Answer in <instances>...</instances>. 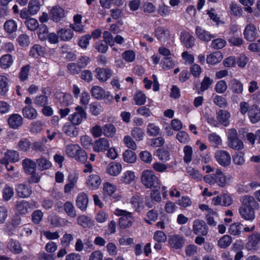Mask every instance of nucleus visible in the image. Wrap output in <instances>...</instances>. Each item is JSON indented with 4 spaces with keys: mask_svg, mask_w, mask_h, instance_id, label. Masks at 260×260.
<instances>
[{
    "mask_svg": "<svg viewBox=\"0 0 260 260\" xmlns=\"http://www.w3.org/2000/svg\"><path fill=\"white\" fill-rule=\"evenodd\" d=\"M228 146L236 150H239L243 148V143L238 138L228 142Z\"/></svg>",
    "mask_w": 260,
    "mask_h": 260,
    "instance_id": "nucleus-56",
    "label": "nucleus"
},
{
    "mask_svg": "<svg viewBox=\"0 0 260 260\" xmlns=\"http://www.w3.org/2000/svg\"><path fill=\"white\" fill-rule=\"evenodd\" d=\"M109 148V141L105 138H100L96 140L93 147V150L96 152L105 151Z\"/></svg>",
    "mask_w": 260,
    "mask_h": 260,
    "instance_id": "nucleus-14",
    "label": "nucleus"
},
{
    "mask_svg": "<svg viewBox=\"0 0 260 260\" xmlns=\"http://www.w3.org/2000/svg\"><path fill=\"white\" fill-rule=\"evenodd\" d=\"M43 217V213L40 210L34 211L31 214L32 221L35 224H39Z\"/></svg>",
    "mask_w": 260,
    "mask_h": 260,
    "instance_id": "nucleus-64",
    "label": "nucleus"
},
{
    "mask_svg": "<svg viewBox=\"0 0 260 260\" xmlns=\"http://www.w3.org/2000/svg\"><path fill=\"white\" fill-rule=\"evenodd\" d=\"M88 203V199L84 192H81L78 194L76 201V206L81 211H84L86 210Z\"/></svg>",
    "mask_w": 260,
    "mask_h": 260,
    "instance_id": "nucleus-19",
    "label": "nucleus"
},
{
    "mask_svg": "<svg viewBox=\"0 0 260 260\" xmlns=\"http://www.w3.org/2000/svg\"><path fill=\"white\" fill-rule=\"evenodd\" d=\"M17 28L18 26L16 22L12 19L7 20L4 24L5 31L9 34L16 32L17 30Z\"/></svg>",
    "mask_w": 260,
    "mask_h": 260,
    "instance_id": "nucleus-32",
    "label": "nucleus"
},
{
    "mask_svg": "<svg viewBox=\"0 0 260 260\" xmlns=\"http://www.w3.org/2000/svg\"><path fill=\"white\" fill-rule=\"evenodd\" d=\"M57 34L60 39L64 41L71 40L73 37V31L71 29L62 28Z\"/></svg>",
    "mask_w": 260,
    "mask_h": 260,
    "instance_id": "nucleus-37",
    "label": "nucleus"
},
{
    "mask_svg": "<svg viewBox=\"0 0 260 260\" xmlns=\"http://www.w3.org/2000/svg\"><path fill=\"white\" fill-rule=\"evenodd\" d=\"M108 44L104 41H99L95 44V48L100 53H105L108 49Z\"/></svg>",
    "mask_w": 260,
    "mask_h": 260,
    "instance_id": "nucleus-63",
    "label": "nucleus"
},
{
    "mask_svg": "<svg viewBox=\"0 0 260 260\" xmlns=\"http://www.w3.org/2000/svg\"><path fill=\"white\" fill-rule=\"evenodd\" d=\"M232 239L229 235H225L218 241V245L221 248H226L232 243Z\"/></svg>",
    "mask_w": 260,
    "mask_h": 260,
    "instance_id": "nucleus-47",
    "label": "nucleus"
},
{
    "mask_svg": "<svg viewBox=\"0 0 260 260\" xmlns=\"http://www.w3.org/2000/svg\"><path fill=\"white\" fill-rule=\"evenodd\" d=\"M192 230L196 235L206 236L208 232V226L204 220L196 219L193 222Z\"/></svg>",
    "mask_w": 260,
    "mask_h": 260,
    "instance_id": "nucleus-6",
    "label": "nucleus"
},
{
    "mask_svg": "<svg viewBox=\"0 0 260 260\" xmlns=\"http://www.w3.org/2000/svg\"><path fill=\"white\" fill-rule=\"evenodd\" d=\"M77 223L84 228H90L94 225V221L92 219L86 215H82L78 217L77 218Z\"/></svg>",
    "mask_w": 260,
    "mask_h": 260,
    "instance_id": "nucleus-27",
    "label": "nucleus"
},
{
    "mask_svg": "<svg viewBox=\"0 0 260 260\" xmlns=\"http://www.w3.org/2000/svg\"><path fill=\"white\" fill-rule=\"evenodd\" d=\"M230 89L236 94H240L242 93L243 90V84L236 79H232L230 82Z\"/></svg>",
    "mask_w": 260,
    "mask_h": 260,
    "instance_id": "nucleus-28",
    "label": "nucleus"
},
{
    "mask_svg": "<svg viewBox=\"0 0 260 260\" xmlns=\"http://www.w3.org/2000/svg\"><path fill=\"white\" fill-rule=\"evenodd\" d=\"M73 240L74 237L72 234L66 233L60 239V243L64 248H67Z\"/></svg>",
    "mask_w": 260,
    "mask_h": 260,
    "instance_id": "nucleus-52",
    "label": "nucleus"
},
{
    "mask_svg": "<svg viewBox=\"0 0 260 260\" xmlns=\"http://www.w3.org/2000/svg\"><path fill=\"white\" fill-rule=\"evenodd\" d=\"M141 181L147 188H156L159 184L158 177L152 170H146L143 172Z\"/></svg>",
    "mask_w": 260,
    "mask_h": 260,
    "instance_id": "nucleus-2",
    "label": "nucleus"
},
{
    "mask_svg": "<svg viewBox=\"0 0 260 260\" xmlns=\"http://www.w3.org/2000/svg\"><path fill=\"white\" fill-rule=\"evenodd\" d=\"M135 175L133 172L131 171H127L124 172L121 176V181L126 184H130L134 181Z\"/></svg>",
    "mask_w": 260,
    "mask_h": 260,
    "instance_id": "nucleus-42",
    "label": "nucleus"
},
{
    "mask_svg": "<svg viewBox=\"0 0 260 260\" xmlns=\"http://www.w3.org/2000/svg\"><path fill=\"white\" fill-rule=\"evenodd\" d=\"M226 43V42L224 40L218 38L212 41L211 47L214 49L218 50L223 48Z\"/></svg>",
    "mask_w": 260,
    "mask_h": 260,
    "instance_id": "nucleus-60",
    "label": "nucleus"
},
{
    "mask_svg": "<svg viewBox=\"0 0 260 260\" xmlns=\"http://www.w3.org/2000/svg\"><path fill=\"white\" fill-rule=\"evenodd\" d=\"M17 41L20 46L22 47L28 46L29 44V37L26 34H24L19 35L17 39Z\"/></svg>",
    "mask_w": 260,
    "mask_h": 260,
    "instance_id": "nucleus-54",
    "label": "nucleus"
},
{
    "mask_svg": "<svg viewBox=\"0 0 260 260\" xmlns=\"http://www.w3.org/2000/svg\"><path fill=\"white\" fill-rule=\"evenodd\" d=\"M29 208V203L25 201L18 202L16 205L17 211L21 214H25L27 213Z\"/></svg>",
    "mask_w": 260,
    "mask_h": 260,
    "instance_id": "nucleus-43",
    "label": "nucleus"
},
{
    "mask_svg": "<svg viewBox=\"0 0 260 260\" xmlns=\"http://www.w3.org/2000/svg\"><path fill=\"white\" fill-rule=\"evenodd\" d=\"M215 157L218 163L223 167L228 166L231 164L230 155L226 151L221 150L217 151Z\"/></svg>",
    "mask_w": 260,
    "mask_h": 260,
    "instance_id": "nucleus-8",
    "label": "nucleus"
},
{
    "mask_svg": "<svg viewBox=\"0 0 260 260\" xmlns=\"http://www.w3.org/2000/svg\"><path fill=\"white\" fill-rule=\"evenodd\" d=\"M181 42L187 48H191L194 45L195 38L188 32L183 31L180 35Z\"/></svg>",
    "mask_w": 260,
    "mask_h": 260,
    "instance_id": "nucleus-16",
    "label": "nucleus"
},
{
    "mask_svg": "<svg viewBox=\"0 0 260 260\" xmlns=\"http://www.w3.org/2000/svg\"><path fill=\"white\" fill-rule=\"evenodd\" d=\"M196 34L200 40L204 42H209L212 38L215 37L213 35L211 34L209 31L202 29V28L199 26L196 27Z\"/></svg>",
    "mask_w": 260,
    "mask_h": 260,
    "instance_id": "nucleus-15",
    "label": "nucleus"
},
{
    "mask_svg": "<svg viewBox=\"0 0 260 260\" xmlns=\"http://www.w3.org/2000/svg\"><path fill=\"white\" fill-rule=\"evenodd\" d=\"M38 28V36L41 41H45L47 40L48 33V29L46 25L44 24L39 25Z\"/></svg>",
    "mask_w": 260,
    "mask_h": 260,
    "instance_id": "nucleus-48",
    "label": "nucleus"
},
{
    "mask_svg": "<svg viewBox=\"0 0 260 260\" xmlns=\"http://www.w3.org/2000/svg\"><path fill=\"white\" fill-rule=\"evenodd\" d=\"M96 78L101 82H105L111 78L112 71L108 68H96L95 69Z\"/></svg>",
    "mask_w": 260,
    "mask_h": 260,
    "instance_id": "nucleus-7",
    "label": "nucleus"
},
{
    "mask_svg": "<svg viewBox=\"0 0 260 260\" xmlns=\"http://www.w3.org/2000/svg\"><path fill=\"white\" fill-rule=\"evenodd\" d=\"M28 11L29 14H36L40 10V3L38 0H31L28 4Z\"/></svg>",
    "mask_w": 260,
    "mask_h": 260,
    "instance_id": "nucleus-45",
    "label": "nucleus"
},
{
    "mask_svg": "<svg viewBox=\"0 0 260 260\" xmlns=\"http://www.w3.org/2000/svg\"><path fill=\"white\" fill-rule=\"evenodd\" d=\"M243 35L247 41H254L258 37V33L255 25L252 23L246 25L244 30Z\"/></svg>",
    "mask_w": 260,
    "mask_h": 260,
    "instance_id": "nucleus-5",
    "label": "nucleus"
},
{
    "mask_svg": "<svg viewBox=\"0 0 260 260\" xmlns=\"http://www.w3.org/2000/svg\"><path fill=\"white\" fill-rule=\"evenodd\" d=\"M9 89L8 78L0 75V95H5Z\"/></svg>",
    "mask_w": 260,
    "mask_h": 260,
    "instance_id": "nucleus-41",
    "label": "nucleus"
},
{
    "mask_svg": "<svg viewBox=\"0 0 260 260\" xmlns=\"http://www.w3.org/2000/svg\"><path fill=\"white\" fill-rule=\"evenodd\" d=\"M254 209L245 207H241L239 209L241 216L246 220H253L255 217Z\"/></svg>",
    "mask_w": 260,
    "mask_h": 260,
    "instance_id": "nucleus-26",
    "label": "nucleus"
},
{
    "mask_svg": "<svg viewBox=\"0 0 260 260\" xmlns=\"http://www.w3.org/2000/svg\"><path fill=\"white\" fill-rule=\"evenodd\" d=\"M13 63L12 56L10 54L3 55L0 58V66L4 69L10 68Z\"/></svg>",
    "mask_w": 260,
    "mask_h": 260,
    "instance_id": "nucleus-35",
    "label": "nucleus"
},
{
    "mask_svg": "<svg viewBox=\"0 0 260 260\" xmlns=\"http://www.w3.org/2000/svg\"><path fill=\"white\" fill-rule=\"evenodd\" d=\"M242 224L239 222H236L232 224L229 229V232L233 235H238L241 233Z\"/></svg>",
    "mask_w": 260,
    "mask_h": 260,
    "instance_id": "nucleus-59",
    "label": "nucleus"
},
{
    "mask_svg": "<svg viewBox=\"0 0 260 260\" xmlns=\"http://www.w3.org/2000/svg\"><path fill=\"white\" fill-rule=\"evenodd\" d=\"M36 165L38 169L41 171H44L49 169L52 166L51 162L44 157H41L36 160Z\"/></svg>",
    "mask_w": 260,
    "mask_h": 260,
    "instance_id": "nucleus-36",
    "label": "nucleus"
},
{
    "mask_svg": "<svg viewBox=\"0 0 260 260\" xmlns=\"http://www.w3.org/2000/svg\"><path fill=\"white\" fill-rule=\"evenodd\" d=\"M2 159H6L7 161L15 162L19 160V153L14 150H8L5 153V156Z\"/></svg>",
    "mask_w": 260,
    "mask_h": 260,
    "instance_id": "nucleus-38",
    "label": "nucleus"
},
{
    "mask_svg": "<svg viewBox=\"0 0 260 260\" xmlns=\"http://www.w3.org/2000/svg\"><path fill=\"white\" fill-rule=\"evenodd\" d=\"M222 55L220 52H214L207 56V62L211 64H216L220 62L222 59Z\"/></svg>",
    "mask_w": 260,
    "mask_h": 260,
    "instance_id": "nucleus-33",
    "label": "nucleus"
},
{
    "mask_svg": "<svg viewBox=\"0 0 260 260\" xmlns=\"http://www.w3.org/2000/svg\"><path fill=\"white\" fill-rule=\"evenodd\" d=\"M213 102L214 104L220 108H225L228 106V102L226 99L222 96L216 95L213 98Z\"/></svg>",
    "mask_w": 260,
    "mask_h": 260,
    "instance_id": "nucleus-50",
    "label": "nucleus"
},
{
    "mask_svg": "<svg viewBox=\"0 0 260 260\" xmlns=\"http://www.w3.org/2000/svg\"><path fill=\"white\" fill-rule=\"evenodd\" d=\"M49 15L51 19L56 22L60 21L65 16L63 9L59 6L52 7L50 10Z\"/></svg>",
    "mask_w": 260,
    "mask_h": 260,
    "instance_id": "nucleus-12",
    "label": "nucleus"
},
{
    "mask_svg": "<svg viewBox=\"0 0 260 260\" xmlns=\"http://www.w3.org/2000/svg\"><path fill=\"white\" fill-rule=\"evenodd\" d=\"M248 116L252 123L257 122L260 120V109L256 105H253L248 111Z\"/></svg>",
    "mask_w": 260,
    "mask_h": 260,
    "instance_id": "nucleus-23",
    "label": "nucleus"
},
{
    "mask_svg": "<svg viewBox=\"0 0 260 260\" xmlns=\"http://www.w3.org/2000/svg\"><path fill=\"white\" fill-rule=\"evenodd\" d=\"M101 179L100 177L96 174L90 175L86 182L87 186L91 189H96L99 188L101 184Z\"/></svg>",
    "mask_w": 260,
    "mask_h": 260,
    "instance_id": "nucleus-18",
    "label": "nucleus"
},
{
    "mask_svg": "<svg viewBox=\"0 0 260 260\" xmlns=\"http://www.w3.org/2000/svg\"><path fill=\"white\" fill-rule=\"evenodd\" d=\"M74 158L76 160L84 164L87 161L88 156L85 151L80 148Z\"/></svg>",
    "mask_w": 260,
    "mask_h": 260,
    "instance_id": "nucleus-61",
    "label": "nucleus"
},
{
    "mask_svg": "<svg viewBox=\"0 0 260 260\" xmlns=\"http://www.w3.org/2000/svg\"><path fill=\"white\" fill-rule=\"evenodd\" d=\"M168 242L171 247L175 249H181L185 243L184 238L179 235H171Z\"/></svg>",
    "mask_w": 260,
    "mask_h": 260,
    "instance_id": "nucleus-11",
    "label": "nucleus"
},
{
    "mask_svg": "<svg viewBox=\"0 0 260 260\" xmlns=\"http://www.w3.org/2000/svg\"><path fill=\"white\" fill-rule=\"evenodd\" d=\"M7 248L10 251L15 254H18L21 253L22 248L21 244L17 240L10 239L8 241Z\"/></svg>",
    "mask_w": 260,
    "mask_h": 260,
    "instance_id": "nucleus-17",
    "label": "nucleus"
},
{
    "mask_svg": "<svg viewBox=\"0 0 260 260\" xmlns=\"http://www.w3.org/2000/svg\"><path fill=\"white\" fill-rule=\"evenodd\" d=\"M22 114L25 118L31 120L38 116L37 110L30 106H25L22 109Z\"/></svg>",
    "mask_w": 260,
    "mask_h": 260,
    "instance_id": "nucleus-30",
    "label": "nucleus"
},
{
    "mask_svg": "<svg viewBox=\"0 0 260 260\" xmlns=\"http://www.w3.org/2000/svg\"><path fill=\"white\" fill-rule=\"evenodd\" d=\"M91 95L95 99H102L105 94V90L99 86H93L90 90Z\"/></svg>",
    "mask_w": 260,
    "mask_h": 260,
    "instance_id": "nucleus-40",
    "label": "nucleus"
},
{
    "mask_svg": "<svg viewBox=\"0 0 260 260\" xmlns=\"http://www.w3.org/2000/svg\"><path fill=\"white\" fill-rule=\"evenodd\" d=\"M123 158L125 162L132 164L136 161L137 156L134 152L127 149L123 153Z\"/></svg>",
    "mask_w": 260,
    "mask_h": 260,
    "instance_id": "nucleus-44",
    "label": "nucleus"
},
{
    "mask_svg": "<svg viewBox=\"0 0 260 260\" xmlns=\"http://www.w3.org/2000/svg\"><path fill=\"white\" fill-rule=\"evenodd\" d=\"M22 166L25 172L27 174L33 173L36 171V162L29 158L22 161Z\"/></svg>",
    "mask_w": 260,
    "mask_h": 260,
    "instance_id": "nucleus-31",
    "label": "nucleus"
},
{
    "mask_svg": "<svg viewBox=\"0 0 260 260\" xmlns=\"http://www.w3.org/2000/svg\"><path fill=\"white\" fill-rule=\"evenodd\" d=\"M24 24L27 28L30 31H35L39 27L38 21L34 18H30L26 20Z\"/></svg>",
    "mask_w": 260,
    "mask_h": 260,
    "instance_id": "nucleus-58",
    "label": "nucleus"
},
{
    "mask_svg": "<svg viewBox=\"0 0 260 260\" xmlns=\"http://www.w3.org/2000/svg\"><path fill=\"white\" fill-rule=\"evenodd\" d=\"M116 214L122 216L119 221V225L120 228L125 229L132 225L134 221L132 213L125 210H117Z\"/></svg>",
    "mask_w": 260,
    "mask_h": 260,
    "instance_id": "nucleus-3",
    "label": "nucleus"
},
{
    "mask_svg": "<svg viewBox=\"0 0 260 260\" xmlns=\"http://www.w3.org/2000/svg\"><path fill=\"white\" fill-rule=\"evenodd\" d=\"M232 176H225L219 169H217L215 173L207 175L204 177V181L210 185H217L220 187H224L229 185Z\"/></svg>",
    "mask_w": 260,
    "mask_h": 260,
    "instance_id": "nucleus-1",
    "label": "nucleus"
},
{
    "mask_svg": "<svg viewBox=\"0 0 260 260\" xmlns=\"http://www.w3.org/2000/svg\"><path fill=\"white\" fill-rule=\"evenodd\" d=\"M35 104L39 107H44L48 104V96L44 95L37 96L34 100Z\"/></svg>",
    "mask_w": 260,
    "mask_h": 260,
    "instance_id": "nucleus-57",
    "label": "nucleus"
},
{
    "mask_svg": "<svg viewBox=\"0 0 260 260\" xmlns=\"http://www.w3.org/2000/svg\"><path fill=\"white\" fill-rule=\"evenodd\" d=\"M89 109L91 113L94 116L99 115L103 111L102 107L98 102H94L90 104Z\"/></svg>",
    "mask_w": 260,
    "mask_h": 260,
    "instance_id": "nucleus-51",
    "label": "nucleus"
},
{
    "mask_svg": "<svg viewBox=\"0 0 260 260\" xmlns=\"http://www.w3.org/2000/svg\"><path fill=\"white\" fill-rule=\"evenodd\" d=\"M233 162L238 166H242L245 163L244 154L242 152H238L232 156Z\"/></svg>",
    "mask_w": 260,
    "mask_h": 260,
    "instance_id": "nucleus-49",
    "label": "nucleus"
},
{
    "mask_svg": "<svg viewBox=\"0 0 260 260\" xmlns=\"http://www.w3.org/2000/svg\"><path fill=\"white\" fill-rule=\"evenodd\" d=\"M63 209L66 214L72 218L77 215L76 209L73 204L70 201L66 202L63 205Z\"/></svg>",
    "mask_w": 260,
    "mask_h": 260,
    "instance_id": "nucleus-39",
    "label": "nucleus"
},
{
    "mask_svg": "<svg viewBox=\"0 0 260 260\" xmlns=\"http://www.w3.org/2000/svg\"><path fill=\"white\" fill-rule=\"evenodd\" d=\"M76 112L69 117V121L73 124L78 125L81 123L83 119L87 118V114L85 110L81 106L75 108Z\"/></svg>",
    "mask_w": 260,
    "mask_h": 260,
    "instance_id": "nucleus-4",
    "label": "nucleus"
},
{
    "mask_svg": "<svg viewBox=\"0 0 260 260\" xmlns=\"http://www.w3.org/2000/svg\"><path fill=\"white\" fill-rule=\"evenodd\" d=\"M80 147L76 144H69L66 146V153L68 156L74 158L80 150Z\"/></svg>",
    "mask_w": 260,
    "mask_h": 260,
    "instance_id": "nucleus-46",
    "label": "nucleus"
},
{
    "mask_svg": "<svg viewBox=\"0 0 260 260\" xmlns=\"http://www.w3.org/2000/svg\"><path fill=\"white\" fill-rule=\"evenodd\" d=\"M122 166L119 162L113 161L110 162L107 168V173L113 176H116L121 171Z\"/></svg>",
    "mask_w": 260,
    "mask_h": 260,
    "instance_id": "nucleus-25",
    "label": "nucleus"
},
{
    "mask_svg": "<svg viewBox=\"0 0 260 260\" xmlns=\"http://www.w3.org/2000/svg\"><path fill=\"white\" fill-rule=\"evenodd\" d=\"M30 70V66L28 64L23 66L19 73V78L21 81H25L27 79Z\"/></svg>",
    "mask_w": 260,
    "mask_h": 260,
    "instance_id": "nucleus-53",
    "label": "nucleus"
},
{
    "mask_svg": "<svg viewBox=\"0 0 260 260\" xmlns=\"http://www.w3.org/2000/svg\"><path fill=\"white\" fill-rule=\"evenodd\" d=\"M260 242V233L256 232L248 237V242L246 244V248L248 250L256 251L258 244Z\"/></svg>",
    "mask_w": 260,
    "mask_h": 260,
    "instance_id": "nucleus-9",
    "label": "nucleus"
},
{
    "mask_svg": "<svg viewBox=\"0 0 260 260\" xmlns=\"http://www.w3.org/2000/svg\"><path fill=\"white\" fill-rule=\"evenodd\" d=\"M153 239L161 243L165 242L167 240L166 234L161 231H157L154 233Z\"/></svg>",
    "mask_w": 260,
    "mask_h": 260,
    "instance_id": "nucleus-62",
    "label": "nucleus"
},
{
    "mask_svg": "<svg viewBox=\"0 0 260 260\" xmlns=\"http://www.w3.org/2000/svg\"><path fill=\"white\" fill-rule=\"evenodd\" d=\"M18 196L22 198L29 197L31 193V189L29 185L20 184L16 188Z\"/></svg>",
    "mask_w": 260,
    "mask_h": 260,
    "instance_id": "nucleus-24",
    "label": "nucleus"
},
{
    "mask_svg": "<svg viewBox=\"0 0 260 260\" xmlns=\"http://www.w3.org/2000/svg\"><path fill=\"white\" fill-rule=\"evenodd\" d=\"M154 36L161 42H165L170 37L168 29L163 27H158L154 30Z\"/></svg>",
    "mask_w": 260,
    "mask_h": 260,
    "instance_id": "nucleus-20",
    "label": "nucleus"
},
{
    "mask_svg": "<svg viewBox=\"0 0 260 260\" xmlns=\"http://www.w3.org/2000/svg\"><path fill=\"white\" fill-rule=\"evenodd\" d=\"M216 119L219 124L227 126L230 123L231 114L227 110L219 109L216 112Z\"/></svg>",
    "mask_w": 260,
    "mask_h": 260,
    "instance_id": "nucleus-10",
    "label": "nucleus"
},
{
    "mask_svg": "<svg viewBox=\"0 0 260 260\" xmlns=\"http://www.w3.org/2000/svg\"><path fill=\"white\" fill-rule=\"evenodd\" d=\"M9 126L13 129H17L23 124V118L18 114H13L8 119Z\"/></svg>",
    "mask_w": 260,
    "mask_h": 260,
    "instance_id": "nucleus-13",
    "label": "nucleus"
},
{
    "mask_svg": "<svg viewBox=\"0 0 260 260\" xmlns=\"http://www.w3.org/2000/svg\"><path fill=\"white\" fill-rule=\"evenodd\" d=\"M45 53V49L39 44L34 45L29 51L30 56L34 58H38L43 56Z\"/></svg>",
    "mask_w": 260,
    "mask_h": 260,
    "instance_id": "nucleus-29",
    "label": "nucleus"
},
{
    "mask_svg": "<svg viewBox=\"0 0 260 260\" xmlns=\"http://www.w3.org/2000/svg\"><path fill=\"white\" fill-rule=\"evenodd\" d=\"M241 201L242 203V207L256 209L258 207V204L253 197L250 196H243Z\"/></svg>",
    "mask_w": 260,
    "mask_h": 260,
    "instance_id": "nucleus-21",
    "label": "nucleus"
},
{
    "mask_svg": "<svg viewBox=\"0 0 260 260\" xmlns=\"http://www.w3.org/2000/svg\"><path fill=\"white\" fill-rule=\"evenodd\" d=\"M146 96L142 91H139L134 95V101L137 105H143L146 102Z\"/></svg>",
    "mask_w": 260,
    "mask_h": 260,
    "instance_id": "nucleus-55",
    "label": "nucleus"
},
{
    "mask_svg": "<svg viewBox=\"0 0 260 260\" xmlns=\"http://www.w3.org/2000/svg\"><path fill=\"white\" fill-rule=\"evenodd\" d=\"M72 122L66 123L62 127V131L70 137H75L78 135V129Z\"/></svg>",
    "mask_w": 260,
    "mask_h": 260,
    "instance_id": "nucleus-22",
    "label": "nucleus"
},
{
    "mask_svg": "<svg viewBox=\"0 0 260 260\" xmlns=\"http://www.w3.org/2000/svg\"><path fill=\"white\" fill-rule=\"evenodd\" d=\"M103 135L107 138H113L116 134V128L111 123L106 124L103 126Z\"/></svg>",
    "mask_w": 260,
    "mask_h": 260,
    "instance_id": "nucleus-34",
    "label": "nucleus"
}]
</instances>
